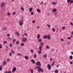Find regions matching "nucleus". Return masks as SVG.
Returning <instances> with one entry per match:
<instances>
[{
	"label": "nucleus",
	"mask_w": 73,
	"mask_h": 73,
	"mask_svg": "<svg viewBox=\"0 0 73 73\" xmlns=\"http://www.w3.org/2000/svg\"><path fill=\"white\" fill-rule=\"evenodd\" d=\"M36 68L38 69V72H41H41H44V70L43 69H41L40 67H36Z\"/></svg>",
	"instance_id": "obj_1"
},
{
	"label": "nucleus",
	"mask_w": 73,
	"mask_h": 73,
	"mask_svg": "<svg viewBox=\"0 0 73 73\" xmlns=\"http://www.w3.org/2000/svg\"><path fill=\"white\" fill-rule=\"evenodd\" d=\"M23 20L22 19V21H21L19 23L20 25V26H22V25H23Z\"/></svg>",
	"instance_id": "obj_2"
},
{
	"label": "nucleus",
	"mask_w": 73,
	"mask_h": 73,
	"mask_svg": "<svg viewBox=\"0 0 73 73\" xmlns=\"http://www.w3.org/2000/svg\"><path fill=\"white\" fill-rule=\"evenodd\" d=\"M36 65H39L40 66H41V63H40V61H38V63L36 62Z\"/></svg>",
	"instance_id": "obj_3"
},
{
	"label": "nucleus",
	"mask_w": 73,
	"mask_h": 73,
	"mask_svg": "<svg viewBox=\"0 0 73 73\" xmlns=\"http://www.w3.org/2000/svg\"><path fill=\"white\" fill-rule=\"evenodd\" d=\"M22 41H24V42H26L27 41V38L26 37H24L23 39H22Z\"/></svg>",
	"instance_id": "obj_4"
},
{
	"label": "nucleus",
	"mask_w": 73,
	"mask_h": 73,
	"mask_svg": "<svg viewBox=\"0 0 73 73\" xmlns=\"http://www.w3.org/2000/svg\"><path fill=\"white\" fill-rule=\"evenodd\" d=\"M47 66L48 68V69H49V70H51V66H50V64H48L47 65Z\"/></svg>",
	"instance_id": "obj_5"
},
{
	"label": "nucleus",
	"mask_w": 73,
	"mask_h": 73,
	"mask_svg": "<svg viewBox=\"0 0 73 73\" xmlns=\"http://www.w3.org/2000/svg\"><path fill=\"white\" fill-rule=\"evenodd\" d=\"M15 70H16V71H17V70H16V68L13 67L12 70V72H14Z\"/></svg>",
	"instance_id": "obj_6"
},
{
	"label": "nucleus",
	"mask_w": 73,
	"mask_h": 73,
	"mask_svg": "<svg viewBox=\"0 0 73 73\" xmlns=\"http://www.w3.org/2000/svg\"><path fill=\"white\" fill-rule=\"evenodd\" d=\"M5 5V4L4 3H2L1 4V7H4Z\"/></svg>",
	"instance_id": "obj_7"
},
{
	"label": "nucleus",
	"mask_w": 73,
	"mask_h": 73,
	"mask_svg": "<svg viewBox=\"0 0 73 73\" xmlns=\"http://www.w3.org/2000/svg\"><path fill=\"white\" fill-rule=\"evenodd\" d=\"M47 39L49 40L51 39V37H50V35H48V36H47Z\"/></svg>",
	"instance_id": "obj_8"
},
{
	"label": "nucleus",
	"mask_w": 73,
	"mask_h": 73,
	"mask_svg": "<svg viewBox=\"0 0 73 73\" xmlns=\"http://www.w3.org/2000/svg\"><path fill=\"white\" fill-rule=\"evenodd\" d=\"M31 62H32L33 64H34L35 63V60H34L33 59H32V60H31Z\"/></svg>",
	"instance_id": "obj_9"
},
{
	"label": "nucleus",
	"mask_w": 73,
	"mask_h": 73,
	"mask_svg": "<svg viewBox=\"0 0 73 73\" xmlns=\"http://www.w3.org/2000/svg\"><path fill=\"white\" fill-rule=\"evenodd\" d=\"M48 36H46L44 35L43 36V39H45L47 38Z\"/></svg>",
	"instance_id": "obj_10"
},
{
	"label": "nucleus",
	"mask_w": 73,
	"mask_h": 73,
	"mask_svg": "<svg viewBox=\"0 0 73 73\" xmlns=\"http://www.w3.org/2000/svg\"><path fill=\"white\" fill-rule=\"evenodd\" d=\"M53 11L54 12H56L57 11V9H54L53 10Z\"/></svg>",
	"instance_id": "obj_11"
},
{
	"label": "nucleus",
	"mask_w": 73,
	"mask_h": 73,
	"mask_svg": "<svg viewBox=\"0 0 73 73\" xmlns=\"http://www.w3.org/2000/svg\"><path fill=\"white\" fill-rule=\"evenodd\" d=\"M38 41L39 42H42V40H41V39H39L38 40Z\"/></svg>",
	"instance_id": "obj_12"
},
{
	"label": "nucleus",
	"mask_w": 73,
	"mask_h": 73,
	"mask_svg": "<svg viewBox=\"0 0 73 73\" xmlns=\"http://www.w3.org/2000/svg\"><path fill=\"white\" fill-rule=\"evenodd\" d=\"M37 12H41V10H40L39 9H38L37 10Z\"/></svg>",
	"instance_id": "obj_13"
},
{
	"label": "nucleus",
	"mask_w": 73,
	"mask_h": 73,
	"mask_svg": "<svg viewBox=\"0 0 73 73\" xmlns=\"http://www.w3.org/2000/svg\"><path fill=\"white\" fill-rule=\"evenodd\" d=\"M16 33L17 34V36H19V33L18 32H17V31H16L15 34Z\"/></svg>",
	"instance_id": "obj_14"
},
{
	"label": "nucleus",
	"mask_w": 73,
	"mask_h": 73,
	"mask_svg": "<svg viewBox=\"0 0 73 73\" xmlns=\"http://www.w3.org/2000/svg\"><path fill=\"white\" fill-rule=\"evenodd\" d=\"M40 37V35L39 34L38 35H37V38L38 39H39Z\"/></svg>",
	"instance_id": "obj_15"
},
{
	"label": "nucleus",
	"mask_w": 73,
	"mask_h": 73,
	"mask_svg": "<svg viewBox=\"0 0 73 73\" xmlns=\"http://www.w3.org/2000/svg\"><path fill=\"white\" fill-rule=\"evenodd\" d=\"M70 60H72V59H73V56L71 55L70 56Z\"/></svg>",
	"instance_id": "obj_16"
},
{
	"label": "nucleus",
	"mask_w": 73,
	"mask_h": 73,
	"mask_svg": "<svg viewBox=\"0 0 73 73\" xmlns=\"http://www.w3.org/2000/svg\"><path fill=\"white\" fill-rule=\"evenodd\" d=\"M54 48H52L51 49L50 51L53 52H54Z\"/></svg>",
	"instance_id": "obj_17"
},
{
	"label": "nucleus",
	"mask_w": 73,
	"mask_h": 73,
	"mask_svg": "<svg viewBox=\"0 0 73 73\" xmlns=\"http://www.w3.org/2000/svg\"><path fill=\"white\" fill-rule=\"evenodd\" d=\"M2 28L3 29H4V30H6V29H7V28L5 27H3Z\"/></svg>",
	"instance_id": "obj_18"
},
{
	"label": "nucleus",
	"mask_w": 73,
	"mask_h": 73,
	"mask_svg": "<svg viewBox=\"0 0 73 73\" xmlns=\"http://www.w3.org/2000/svg\"><path fill=\"white\" fill-rule=\"evenodd\" d=\"M55 73H58V70H55Z\"/></svg>",
	"instance_id": "obj_19"
},
{
	"label": "nucleus",
	"mask_w": 73,
	"mask_h": 73,
	"mask_svg": "<svg viewBox=\"0 0 73 73\" xmlns=\"http://www.w3.org/2000/svg\"><path fill=\"white\" fill-rule=\"evenodd\" d=\"M0 70H2V65L0 66Z\"/></svg>",
	"instance_id": "obj_20"
},
{
	"label": "nucleus",
	"mask_w": 73,
	"mask_h": 73,
	"mask_svg": "<svg viewBox=\"0 0 73 73\" xmlns=\"http://www.w3.org/2000/svg\"><path fill=\"white\" fill-rule=\"evenodd\" d=\"M43 57L44 58H46L47 56L45 54L43 55Z\"/></svg>",
	"instance_id": "obj_21"
},
{
	"label": "nucleus",
	"mask_w": 73,
	"mask_h": 73,
	"mask_svg": "<svg viewBox=\"0 0 73 73\" xmlns=\"http://www.w3.org/2000/svg\"><path fill=\"white\" fill-rule=\"evenodd\" d=\"M36 57L37 56L36 55V54H35L34 55L33 57H34V58H36Z\"/></svg>",
	"instance_id": "obj_22"
},
{
	"label": "nucleus",
	"mask_w": 73,
	"mask_h": 73,
	"mask_svg": "<svg viewBox=\"0 0 73 73\" xmlns=\"http://www.w3.org/2000/svg\"><path fill=\"white\" fill-rule=\"evenodd\" d=\"M29 9V11H30V12H31V11H32L33 9V8H31L30 9Z\"/></svg>",
	"instance_id": "obj_23"
},
{
	"label": "nucleus",
	"mask_w": 73,
	"mask_h": 73,
	"mask_svg": "<svg viewBox=\"0 0 73 73\" xmlns=\"http://www.w3.org/2000/svg\"><path fill=\"white\" fill-rule=\"evenodd\" d=\"M25 58L26 60H28V59L29 58H28V57L27 56H25Z\"/></svg>",
	"instance_id": "obj_24"
},
{
	"label": "nucleus",
	"mask_w": 73,
	"mask_h": 73,
	"mask_svg": "<svg viewBox=\"0 0 73 73\" xmlns=\"http://www.w3.org/2000/svg\"><path fill=\"white\" fill-rule=\"evenodd\" d=\"M52 3L53 4V5H56V2H52Z\"/></svg>",
	"instance_id": "obj_25"
},
{
	"label": "nucleus",
	"mask_w": 73,
	"mask_h": 73,
	"mask_svg": "<svg viewBox=\"0 0 73 73\" xmlns=\"http://www.w3.org/2000/svg\"><path fill=\"white\" fill-rule=\"evenodd\" d=\"M6 63H7V62H6V61H3V65H5L6 64Z\"/></svg>",
	"instance_id": "obj_26"
},
{
	"label": "nucleus",
	"mask_w": 73,
	"mask_h": 73,
	"mask_svg": "<svg viewBox=\"0 0 73 73\" xmlns=\"http://www.w3.org/2000/svg\"><path fill=\"white\" fill-rule=\"evenodd\" d=\"M21 9L23 11H24V8L23 7H21Z\"/></svg>",
	"instance_id": "obj_27"
},
{
	"label": "nucleus",
	"mask_w": 73,
	"mask_h": 73,
	"mask_svg": "<svg viewBox=\"0 0 73 73\" xmlns=\"http://www.w3.org/2000/svg\"><path fill=\"white\" fill-rule=\"evenodd\" d=\"M55 62H53L52 64V66H53L54 65V63H55Z\"/></svg>",
	"instance_id": "obj_28"
},
{
	"label": "nucleus",
	"mask_w": 73,
	"mask_h": 73,
	"mask_svg": "<svg viewBox=\"0 0 73 73\" xmlns=\"http://www.w3.org/2000/svg\"><path fill=\"white\" fill-rule=\"evenodd\" d=\"M21 46H24V44L23 43H21Z\"/></svg>",
	"instance_id": "obj_29"
},
{
	"label": "nucleus",
	"mask_w": 73,
	"mask_h": 73,
	"mask_svg": "<svg viewBox=\"0 0 73 73\" xmlns=\"http://www.w3.org/2000/svg\"><path fill=\"white\" fill-rule=\"evenodd\" d=\"M47 26L48 28H50V25H47Z\"/></svg>",
	"instance_id": "obj_30"
},
{
	"label": "nucleus",
	"mask_w": 73,
	"mask_h": 73,
	"mask_svg": "<svg viewBox=\"0 0 73 73\" xmlns=\"http://www.w3.org/2000/svg\"><path fill=\"white\" fill-rule=\"evenodd\" d=\"M8 39L9 40H12V39L10 37H8Z\"/></svg>",
	"instance_id": "obj_31"
},
{
	"label": "nucleus",
	"mask_w": 73,
	"mask_h": 73,
	"mask_svg": "<svg viewBox=\"0 0 73 73\" xmlns=\"http://www.w3.org/2000/svg\"><path fill=\"white\" fill-rule=\"evenodd\" d=\"M16 44H19V41H17L16 42Z\"/></svg>",
	"instance_id": "obj_32"
},
{
	"label": "nucleus",
	"mask_w": 73,
	"mask_h": 73,
	"mask_svg": "<svg viewBox=\"0 0 73 73\" xmlns=\"http://www.w3.org/2000/svg\"><path fill=\"white\" fill-rule=\"evenodd\" d=\"M33 14H34V12H33V11H32L31 15H33Z\"/></svg>",
	"instance_id": "obj_33"
},
{
	"label": "nucleus",
	"mask_w": 73,
	"mask_h": 73,
	"mask_svg": "<svg viewBox=\"0 0 73 73\" xmlns=\"http://www.w3.org/2000/svg\"><path fill=\"white\" fill-rule=\"evenodd\" d=\"M70 0H67L68 3H70Z\"/></svg>",
	"instance_id": "obj_34"
},
{
	"label": "nucleus",
	"mask_w": 73,
	"mask_h": 73,
	"mask_svg": "<svg viewBox=\"0 0 73 73\" xmlns=\"http://www.w3.org/2000/svg\"><path fill=\"white\" fill-rule=\"evenodd\" d=\"M70 3H72V4L73 3V1L72 0H71L70 1Z\"/></svg>",
	"instance_id": "obj_35"
},
{
	"label": "nucleus",
	"mask_w": 73,
	"mask_h": 73,
	"mask_svg": "<svg viewBox=\"0 0 73 73\" xmlns=\"http://www.w3.org/2000/svg\"><path fill=\"white\" fill-rule=\"evenodd\" d=\"M3 43H4V44H7V41H4L3 42Z\"/></svg>",
	"instance_id": "obj_36"
},
{
	"label": "nucleus",
	"mask_w": 73,
	"mask_h": 73,
	"mask_svg": "<svg viewBox=\"0 0 73 73\" xmlns=\"http://www.w3.org/2000/svg\"><path fill=\"white\" fill-rule=\"evenodd\" d=\"M24 35L25 36H28L27 33H25Z\"/></svg>",
	"instance_id": "obj_37"
},
{
	"label": "nucleus",
	"mask_w": 73,
	"mask_h": 73,
	"mask_svg": "<svg viewBox=\"0 0 73 73\" xmlns=\"http://www.w3.org/2000/svg\"><path fill=\"white\" fill-rule=\"evenodd\" d=\"M38 53H39V54H41V51H39L38 52Z\"/></svg>",
	"instance_id": "obj_38"
},
{
	"label": "nucleus",
	"mask_w": 73,
	"mask_h": 73,
	"mask_svg": "<svg viewBox=\"0 0 73 73\" xmlns=\"http://www.w3.org/2000/svg\"><path fill=\"white\" fill-rule=\"evenodd\" d=\"M52 31H54V32H55V31H56V30H55V29H54V28H53L52 29Z\"/></svg>",
	"instance_id": "obj_39"
},
{
	"label": "nucleus",
	"mask_w": 73,
	"mask_h": 73,
	"mask_svg": "<svg viewBox=\"0 0 73 73\" xmlns=\"http://www.w3.org/2000/svg\"><path fill=\"white\" fill-rule=\"evenodd\" d=\"M9 45L10 46V47H12V45L11 44H9Z\"/></svg>",
	"instance_id": "obj_40"
},
{
	"label": "nucleus",
	"mask_w": 73,
	"mask_h": 73,
	"mask_svg": "<svg viewBox=\"0 0 73 73\" xmlns=\"http://www.w3.org/2000/svg\"><path fill=\"white\" fill-rule=\"evenodd\" d=\"M11 52L12 53H13V54H14V53H15V52H14V51H13V50H11Z\"/></svg>",
	"instance_id": "obj_41"
},
{
	"label": "nucleus",
	"mask_w": 73,
	"mask_h": 73,
	"mask_svg": "<svg viewBox=\"0 0 73 73\" xmlns=\"http://www.w3.org/2000/svg\"><path fill=\"white\" fill-rule=\"evenodd\" d=\"M8 73H12V72H11V70H9L8 72Z\"/></svg>",
	"instance_id": "obj_42"
},
{
	"label": "nucleus",
	"mask_w": 73,
	"mask_h": 73,
	"mask_svg": "<svg viewBox=\"0 0 73 73\" xmlns=\"http://www.w3.org/2000/svg\"><path fill=\"white\" fill-rule=\"evenodd\" d=\"M15 14H16V12H14L13 13V15H15Z\"/></svg>",
	"instance_id": "obj_43"
},
{
	"label": "nucleus",
	"mask_w": 73,
	"mask_h": 73,
	"mask_svg": "<svg viewBox=\"0 0 73 73\" xmlns=\"http://www.w3.org/2000/svg\"><path fill=\"white\" fill-rule=\"evenodd\" d=\"M46 48H47V49H49V47L48 46H46Z\"/></svg>",
	"instance_id": "obj_44"
},
{
	"label": "nucleus",
	"mask_w": 73,
	"mask_h": 73,
	"mask_svg": "<svg viewBox=\"0 0 73 73\" xmlns=\"http://www.w3.org/2000/svg\"><path fill=\"white\" fill-rule=\"evenodd\" d=\"M70 24L71 25H72V26L73 25V23H72V22H70Z\"/></svg>",
	"instance_id": "obj_45"
},
{
	"label": "nucleus",
	"mask_w": 73,
	"mask_h": 73,
	"mask_svg": "<svg viewBox=\"0 0 73 73\" xmlns=\"http://www.w3.org/2000/svg\"><path fill=\"white\" fill-rule=\"evenodd\" d=\"M12 52H11V53H10V56H12Z\"/></svg>",
	"instance_id": "obj_46"
},
{
	"label": "nucleus",
	"mask_w": 73,
	"mask_h": 73,
	"mask_svg": "<svg viewBox=\"0 0 73 73\" xmlns=\"http://www.w3.org/2000/svg\"><path fill=\"white\" fill-rule=\"evenodd\" d=\"M62 29H65V27H62Z\"/></svg>",
	"instance_id": "obj_47"
},
{
	"label": "nucleus",
	"mask_w": 73,
	"mask_h": 73,
	"mask_svg": "<svg viewBox=\"0 0 73 73\" xmlns=\"http://www.w3.org/2000/svg\"><path fill=\"white\" fill-rule=\"evenodd\" d=\"M13 41H14V42H16V39H14L13 40Z\"/></svg>",
	"instance_id": "obj_48"
},
{
	"label": "nucleus",
	"mask_w": 73,
	"mask_h": 73,
	"mask_svg": "<svg viewBox=\"0 0 73 73\" xmlns=\"http://www.w3.org/2000/svg\"><path fill=\"white\" fill-rule=\"evenodd\" d=\"M0 48H2V46H1V44H0Z\"/></svg>",
	"instance_id": "obj_49"
},
{
	"label": "nucleus",
	"mask_w": 73,
	"mask_h": 73,
	"mask_svg": "<svg viewBox=\"0 0 73 73\" xmlns=\"http://www.w3.org/2000/svg\"><path fill=\"white\" fill-rule=\"evenodd\" d=\"M31 73H33V70H31Z\"/></svg>",
	"instance_id": "obj_50"
},
{
	"label": "nucleus",
	"mask_w": 73,
	"mask_h": 73,
	"mask_svg": "<svg viewBox=\"0 0 73 73\" xmlns=\"http://www.w3.org/2000/svg\"><path fill=\"white\" fill-rule=\"evenodd\" d=\"M42 44L44 45V43H42L40 44V45H41V46H42Z\"/></svg>",
	"instance_id": "obj_51"
},
{
	"label": "nucleus",
	"mask_w": 73,
	"mask_h": 73,
	"mask_svg": "<svg viewBox=\"0 0 73 73\" xmlns=\"http://www.w3.org/2000/svg\"><path fill=\"white\" fill-rule=\"evenodd\" d=\"M7 15H9V16H10V13H7Z\"/></svg>",
	"instance_id": "obj_52"
},
{
	"label": "nucleus",
	"mask_w": 73,
	"mask_h": 73,
	"mask_svg": "<svg viewBox=\"0 0 73 73\" xmlns=\"http://www.w3.org/2000/svg\"><path fill=\"white\" fill-rule=\"evenodd\" d=\"M67 38H68V39L69 40H70V37H68Z\"/></svg>",
	"instance_id": "obj_53"
},
{
	"label": "nucleus",
	"mask_w": 73,
	"mask_h": 73,
	"mask_svg": "<svg viewBox=\"0 0 73 73\" xmlns=\"http://www.w3.org/2000/svg\"><path fill=\"white\" fill-rule=\"evenodd\" d=\"M33 23H35V21H32Z\"/></svg>",
	"instance_id": "obj_54"
},
{
	"label": "nucleus",
	"mask_w": 73,
	"mask_h": 73,
	"mask_svg": "<svg viewBox=\"0 0 73 73\" xmlns=\"http://www.w3.org/2000/svg\"><path fill=\"white\" fill-rule=\"evenodd\" d=\"M70 64H73V62H72L70 61Z\"/></svg>",
	"instance_id": "obj_55"
},
{
	"label": "nucleus",
	"mask_w": 73,
	"mask_h": 73,
	"mask_svg": "<svg viewBox=\"0 0 73 73\" xmlns=\"http://www.w3.org/2000/svg\"><path fill=\"white\" fill-rule=\"evenodd\" d=\"M31 53H33V50H31Z\"/></svg>",
	"instance_id": "obj_56"
},
{
	"label": "nucleus",
	"mask_w": 73,
	"mask_h": 73,
	"mask_svg": "<svg viewBox=\"0 0 73 73\" xmlns=\"http://www.w3.org/2000/svg\"><path fill=\"white\" fill-rule=\"evenodd\" d=\"M39 49L40 50H42V49H41V48H40V47H39Z\"/></svg>",
	"instance_id": "obj_57"
},
{
	"label": "nucleus",
	"mask_w": 73,
	"mask_h": 73,
	"mask_svg": "<svg viewBox=\"0 0 73 73\" xmlns=\"http://www.w3.org/2000/svg\"><path fill=\"white\" fill-rule=\"evenodd\" d=\"M61 41H64V39H61Z\"/></svg>",
	"instance_id": "obj_58"
},
{
	"label": "nucleus",
	"mask_w": 73,
	"mask_h": 73,
	"mask_svg": "<svg viewBox=\"0 0 73 73\" xmlns=\"http://www.w3.org/2000/svg\"><path fill=\"white\" fill-rule=\"evenodd\" d=\"M39 48H42V46H41L39 47Z\"/></svg>",
	"instance_id": "obj_59"
},
{
	"label": "nucleus",
	"mask_w": 73,
	"mask_h": 73,
	"mask_svg": "<svg viewBox=\"0 0 73 73\" xmlns=\"http://www.w3.org/2000/svg\"><path fill=\"white\" fill-rule=\"evenodd\" d=\"M9 59H7V61L9 62Z\"/></svg>",
	"instance_id": "obj_60"
},
{
	"label": "nucleus",
	"mask_w": 73,
	"mask_h": 73,
	"mask_svg": "<svg viewBox=\"0 0 73 73\" xmlns=\"http://www.w3.org/2000/svg\"><path fill=\"white\" fill-rule=\"evenodd\" d=\"M7 36H10V35H9V34H8L7 35Z\"/></svg>",
	"instance_id": "obj_61"
},
{
	"label": "nucleus",
	"mask_w": 73,
	"mask_h": 73,
	"mask_svg": "<svg viewBox=\"0 0 73 73\" xmlns=\"http://www.w3.org/2000/svg\"><path fill=\"white\" fill-rule=\"evenodd\" d=\"M43 4V2H42L41 3V4Z\"/></svg>",
	"instance_id": "obj_62"
},
{
	"label": "nucleus",
	"mask_w": 73,
	"mask_h": 73,
	"mask_svg": "<svg viewBox=\"0 0 73 73\" xmlns=\"http://www.w3.org/2000/svg\"><path fill=\"white\" fill-rule=\"evenodd\" d=\"M5 73H8V72L7 71H6L5 72Z\"/></svg>",
	"instance_id": "obj_63"
},
{
	"label": "nucleus",
	"mask_w": 73,
	"mask_h": 73,
	"mask_svg": "<svg viewBox=\"0 0 73 73\" xmlns=\"http://www.w3.org/2000/svg\"><path fill=\"white\" fill-rule=\"evenodd\" d=\"M71 54H72L73 55V52H71Z\"/></svg>",
	"instance_id": "obj_64"
}]
</instances>
